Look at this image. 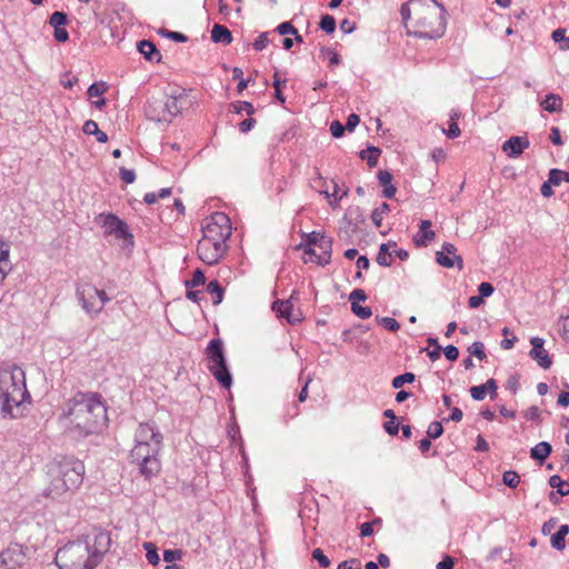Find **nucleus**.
Wrapping results in <instances>:
<instances>
[{"label": "nucleus", "mask_w": 569, "mask_h": 569, "mask_svg": "<svg viewBox=\"0 0 569 569\" xmlns=\"http://www.w3.org/2000/svg\"><path fill=\"white\" fill-rule=\"evenodd\" d=\"M408 33L421 39H438L446 31V10L436 0H410L400 9Z\"/></svg>", "instance_id": "nucleus-1"}, {"label": "nucleus", "mask_w": 569, "mask_h": 569, "mask_svg": "<svg viewBox=\"0 0 569 569\" xmlns=\"http://www.w3.org/2000/svg\"><path fill=\"white\" fill-rule=\"evenodd\" d=\"M63 415L69 430L79 437L101 431L108 420L107 407L97 393H77L66 403Z\"/></svg>", "instance_id": "nucleus-2"}, {"label": "nucleus", "mask_w": 569, "mask_h": 569, "mask_svg": "<svg viewBox=\"0 0 569 569\" xmlns=\"http://www.w3.org/2000/svg\"><path fill=\"white\" fill-rule=\"evenodd\" d=\"M49 485L43 495L51 499H64L83 481L84 465L74 458H61L48 465Z\"/></svg>", "instance_id": "nucleus-3"}, {"label": "nucleus", "mask_w": 569, "mask_h": 569, "mask_svg": "<svg viewBox=\"0 0 569 569\" xmlns=\"http://www.w3.org/2000/svg\"><path fill=\"white\" fill-rule=\"evenodd\" d=\"M30 401L24 371L12 366L0 369V410L3 418H17L20 407Z\"/></svg>", "instance_id": "nucleus-4"}, {"label": "nucleus", "mask_w": 569, "mask_h": 569, "mask_svg": "<svg viewBox=\"0 0 569 569\" xmlns=\"http://www.w3.org/2000/svg\"><path fill=\"white\" fill-rule=\"evenodd\" d=\"M61 569H94L97 560L91 557L89 545L82 540L67 543L56 555Z\"/></svg>", "instance_id": "nucleus-5"}, {"label": "nucleus", "mask_w": 569, "mask_h": 569, "mask_svg": "<svg viewBox=\"0 0 569 569\" xmlns=\"http://www.w3.org/2000/svg\"><path fill=\"white\" fill-rule=\"evenodd\" d=\"M162 446L157 442L146 445L143 442H136L131 449L129 459L132 465H136L141 476L150 479L157 476L161 469L159 453Z\"/></svg>", "instance_id": "nucleus-6"}, {"label": "nucleus", "mask_w": 569, "mask_h": 569, "mask_svg": "<svg viewBox=\"0 0 569 569\" xmlns=\"http://www.w3.org/2000/svg\"><path fill=\"white\" fill-rule=\"evenodd\" d=\"M206 353L209 361V371L221 387L229 389L232 385V376L227 366L222 340L219 338L210 340Z\"/></svg>", "instance_id": "nucleus-7"}, {"label": "nucleus", "mask_w": 569, "mask_h": 569, "mask_svg": "<svg viewBox=\"0 0 569 569\" xmlns=\"http://www.w3.org/2000/svg\"><path fill=\"white\" fill-rule=\"evenodd\" d=\"M202 232V238L226 243L231 236V223L229 217L223 212H214L206 219Z\"/></svg>", "instance_id": "nucleus-8"}, {"label": "nucleus", "mask_w": 569, "mask_h": 569, "mask_svg": "<svg viewBox=\"0 0 569 569\" xmlns=\"http://www.w3.org/2000/svg\"><path fill=\"white\" fill-rule=\"evenodd\" d=\"M227 244L201 238L197 246L198 257L207 264L218 263L224 256Z\"/></svg>", "instance_id": "nucleus-9"}, {"label": "nucleus", "mask_w": 569, "mask_h": 569, "mask_svg": "<svg viewBox=\"0 0 569 569\" xmlns=\"http://www.w3.org/2000/svg\"><path fill=\"white\" fill-rule=\"evenodd\" d=\"M97 222L104 228L106 234H113L117 239H132V233L129 232L128 226L124 221L113 213H101L97 218Z\"/></svg>", "instance_id": "nucleus-10"}, {"label": "nucleus", "mask_w": 569, "mask_h": 569, "mask_svg": "<svg viewBox=\"0 0 569 569\" xmlns=\"http://www.w3.org/2000/svg\"><path fill=\"white\" fill-rule=\"evenodd\" d=\"M332 239L330 237H320L316 248L305 250V262H316L319 266H327L331 260Z\"/></svg>", "instance_id": "nucleus-11"}, {"label": "nucleus", "mask_w": 569, "mask_h": 569, "mask_svg": "<svg viewBox=\"0 0 569 569\" xmlns=\"http://www.w3.org/2000/svg\"><path fill=\"white\" fill-rule=\"evenodd\" d=\"M84 542L89 545L90 555L96 558L98 566L110 549L111 537L108 531L94 530L93 536H87Z\"/></svg>", "instance_id": "nucleus-12"}, {"label": "nucleus", "mask_w": 569, "mask_h": 569, "mask_svg": "<svg viewBox=\"0 0 569 569\" xmlns=\"http://www.w3.org/2000/svg\"><path fill=\"white\" fill-rule=\"evenodd\" d=\"M436 261L445 268L457 266L459 270L463 269V260L457 254V248L450 242H445L441 250L437 251Z\"/></svg>", "instance_id": "nucleus-13"}, {"label": "nucleus", "mask_w": 569, "mask_h": 569, "mask_svg": "<svg viewBox=\"0 0 569 569\" xmlns=\"http://www.w3.org/2000/svg\"><path fill=\"white\" fill-rule=\"evenodd\" d=\"M27 559L23 547L19 543H11L0 553V562L10 569H14L24 563Z\"/></svg>", "instance_id": "nucleus-14"}, {"label": "nucleus", "mask_w": 569, "mask_h": 569, "mask_svg": "<svg viewBox=\"0 0 569 569\" xmlns=\"http://www.w3.org/2000/svg\"><path fill=\"white\" fill-rule=\"evenodd\" d=\"M134 442H143L146 445L157 442L159 446H162L163 436L153 422H141L134 432Z\"/></svg>", "instance_id": "nucleus-15"}, {"label": "nucleus", "mask_w": 569, "mask_h": 569, "mask_svg": "<svg viewBox=\"0 0 569 569\" xmlns=\"http://www.w3.org/2000/svg\"><path fill=\"white\" fill-rule=\"evenodd\" d=\"M77 296L87 312H93L97 305L98 288L91 283L84 282L77 287Z\"/></svg>", "instance_id": "nucleus-16"}, {"label": "nucleus", "mask_w": 569, "mask_h": 569, "mask_svg": "<svg viewBox=\"0 0 569 569\" xmlns=\"http://www.w3.org/2000/svg\"><path fill=\"white\" fill-rule=\"evenodd\" d=\"M530 343L532 346L529 351L530 358L537 361L539 367L542 369H549L552 365V360L548 351L543 348L545 340L540 337H533L531 338Z\"/></svg>", "instance_id": "nucleus-17"}, {"label": "nucleus", "mask_w": 569, "mask_h": 569, "mask_svg": "<svg viewBox=\"0 0 569 569\" xmlns=\"http://www.w3.org/2000/svg\"><path fill=\"white\" fill-rule=\"evenodd\" d=\"M144 112L148 119L159 123H170V119L167 118V111L163 106V99L152 98L148 101Z\"/></svg>", "instance_id": "nucleus-18"}, {"label": "nucleus", "mask_w": 569, "mask_h": 569, "mask_svg": "<svg viewBox=\"0 0 569 569\" xmlns=\"http://www.w3.org/2000/svg\"><path fill=\"white\" fill-rule=\"evenodd\" d=\"M186 97L184 90H173L170 94L163 99V106L167 111V118L172 119L179 114L182 110L181 100Z\"/></svg>", "instance_id": "nucleus-19"}, {"label": "nucleus", "mask_w": 569, "mask_h": 569, "mask_svg": "<svg viewBox=\"0 0 569 569\" xmlns=\"http://www.w3.org/2000/svg\"><path fill=\"white\" fill-rule=\"evenodd\" d=\"M529 144V140L526 137L513 136L502 143V151L506 152L509 158H517Z\"/></svg>", "instance_id": "nucleus-20"}, {"label": "nucleus", "mask_w": 569, "mask_h": 569, "mask_svg": "<svg viewBox=\"0 0 569 569\" xmlns=\"http://www.w3.org/2000/svg\"><path fill=\"white\" fill-rule=\"evenodd\" d=\"M430 220H421L419 224V231L413 236V242L417 247H427L436 238V233L431 230Z\"/></svg>", "instance_id": "nucleus-21"}, {"label": "nucleus", "mask_w": 569, "mask_h": 569, "mask_svg": "<svg viewBox=\"0 0 569 569\" xmlns=\"http://www.w3.org/2000/svg\"><path fill=\"white\" fill-rule=\"evenodd\" d=\"M138 51L148 61H161V53L157 49L156 44L149 40H141L138 42Z\"/></svg>", "instance_id": "nucleus-22"}, {"label": "nucleus", "mask_w": 569, "mask_h": 569, "mask_svg": "<svg viewBox=\"0 0 569 569\" xmlns=\"http://www.w3.org/2000/svg\"><path fill=\"white\" fill-rule=\"evenodd\" d=\"M562 98L556 93H548L540 102V107L550 113L560 112L562 110Z\"/></svg>", "instance_id": "nucleus-23"}, {"label": "nucleus", "mask_w": 569, "mask_h": 569, "mask_svg": "<svg viewBox=\"0 0 569 569\" xmlns=\"http://www.w3.org/2000/svg\"><path fill=\"white\" fill-rule=\"evenodd\" d=\"M211 40L216 43L229 44L232 42V34L227 27L216 23L211 30Z\"/></svg>", "instance_id": "nucleus-24"}, {"label": "nucleus", "mask_w": 569, "mask_h": 569, "mask_svg": "<svg viewBox=\"0 0 569 569\" xmlns=\"http://www.w3.org/2000/svg\"><path fill=\"white\" fill-rule=\"evenodd\" d=\"M569 533V526L561 525L557 532L551 536L550 543L556 550L562 551L566 548V536Z\"/></svg>", "instance_id": "nucleus-25"}, {"label": "nucleus", "mask_w": 569, "mask_h": 569, "mask_svg": "<svg viewBox=\"0 0 569 569\" xmlns=\"http://www.w3.org/2000/svg\"><path fill=\"white\" fill-rule=\"evenodd\" d=\"M551 450L552 449L549 442L541 441L531 449L530 456L532 459L538 460L540 463H542L551 453Z\"/></svg>", "instance_id": "nucleus-26"}, {"label": "nucleus", "mask_w": 569, "mask_h": 569, "mask_svg": "<svg viewBox=\"0 0 569 569\" xmlns=\"http://www.w3.org/2000/svg\"><path fill=\"white\" fill-rule=\"evenodd\" d=\"M320 237H327V236L321 232H317V231H312L311 233L305 234L303 242L298 244L296 248L298 250H303V251L309 248H316L319 243Z\"/></svg>", "instance_id": "nucleus-27"}, {"label": "nucleus", "mask_w": 569, "mask_h": 569, "mask_svg": "<svg viewBox=\"0 0 569 569\" xmlns=\"http://www.w3.org/2000/svg\"><path fill=\"white\" fill-rule=\"evenodd\" d=\"M207 291L213 295V305H219L223 300L224 289L218 280H211L207 286Z\"/></svg>", "instance_id": "nucleus-28"}, {"label": "nucleus", "mask_w": 569, "mask_h": 569, "mask_svg": "<svg viewBox=\"0 0 569 569\" xmlns=\"http://www.w3.org/2000/svg\"><path fill=\"white\" fill-rule=\"evenodd\" d=\"M549 486L557 489L560 496L569 495V482L563 481L560 476L553 475L549 478Z\"/></svg>", "instance_id": "nucleus-29"}, {"label": "nucleus", "mask_w": 569, "mask_h": 569, "mask_svg": "<svg viewBox=\"0 0 569 569\" xmlns=\"http://www.w3.org/2000/svg\"><path fill=\"white\" fill-rule=\"evenodd\" d=\"M381 150L376 147H369L367 150H362L360 152V157L362 160H366L369 167H376L378 163V157Z\"/></svg>", "instance_id": "nucleus-30"}, {"label": "nucleus", "mask_w": 569, "mask_h": 569, "mask_svg": "<svg viewBox=\"0 0 569 569\" xmlns=\"http://www.w3.org/2000/svg\"><path fill=\"white\" fill-rule=\"evenodd\" d=\"M274 32H262L253 42V48L257 51L263 50L269 43H274Z\"/></svg>", "instance_id": "nucleus-31"}, {"label": "nucleus", "mask_w": 569, "mask_h": 569, "mask_svg": "<svg viewBox=\"0 0 569 569\" xmlns=\"http://www.w3.org/2000/svg\"><path fill=\"white\" fill-rule=\"evenodd\" d=\"M377 262L382 267H390L392 263L389 243H382L377 254Z\"/></svg>", "instance_id": "nucleus-32"}, {"label": "nucleus", "mask_w": 569, "mask_h": 569, "mask_svg": "<svg viewBox=\"0 0 569 569\" xmlns=\"http://www.w3.org/2000/svg\"><path fill=\"white\" fill-rule=\"evenodd\" d=\"M552 40L559 44L561 50H569V37L566 36L565 29H556L551 34Z\"/></svg>", "instance_id": "nucleus-33"}, {"label": "nucleus", "mask_w": 569, "mask_h": 569, "mask_svg": "<svg viewBox=\"0 0 569 569\" xmlns=\"http://www.w3.org/2000/svg\"><path fill=\"white\" fill-rule=\"evenodd\" d=\"M143 549L146 550V557L147 560L153 565L157 566L160 561V557L158 555L157 546L153 542H144Z\"/></svg>", "instance_id": "nucleus-34"}, {"label": "nucleus", "mask_w": 569, "mask_h": 569, "mask_svg": "<svg viewBox=\"0 0 569 569\" xmlns=\"http://www.w3.org/2000/svg\"><path fill=\"white\" fill-rule=\"evenodd\" d=\"M548 176L553 186H559L562 181L569 182V172L560 169H551Z\"/></svg>", "instance_id": "nucleus-35"}, {"label": "nucleus", "mask_w": 569, "mask_h": 569, "mask_svg": "<svg viewBox=\"0 0 569 569\" xmlns=\"http://www.w3.org/2000/svg\"><path fill=\"white\" fill-rule=\"evenodd\" d=\"M390 210V207L387 202L381 203L380 207L376 208L371 213L372 222L376 227H380L382 223L383 214Z\"/></svg>", "instance_id": "nucleus-36"}, {"label": "nucleus", "mask_w": 569, "mask_h": 569, "mask_svg": "<svg viewBox=\"0 0 569 569\" xmlns=\"http://www.w3.org/2000/svg\"><path fill=\"white\" fill-rule=\"evenodd\" d=\"M302 320V313L300 311H293L292 297L287 299V322L288 323H298Z\"/></svg>", "instance_id": "nucleus-37"}, {"label": "nucleus", "mask_w": 569, "mask_h": 569, "mask_svg": "<svg viewBox=\"0 0 569 569\" xmlns=\"http://www.w3.org/2000/svg\"><path fill=\"white\" fill-rule=\"evenodd\" d=\"M416 379V376L412 372H406L403 375H399L392 379L391 386L395 389H400L405 383H412Z\"/></svg>", "instance_id": "nucleus-38"}, {"label": "nucleus", "mask_w": 569, "mask_h": 569, "mask_svg": "<svg viewBox=\"0 0 569 569\" xmlns=\"http://www.w3.org/2000/svg\"><path fill=\"white\" fill-rule=\"evenodd\" d=\"M502 481L509 488H516L520 482V477L516 471L508 470L503 472Z\"/></svg>", "instance_id": "nucleus-39"}, {"label": "nucleus", "mask_w": 569, "mask_h": 569, "mask_svg": "<svg viewBox=\"0 0 569 569\" xmlns=\"http://www.w3.org/2000/svg\"><path fill=\"white\" fill-rule=\"evenodd\" d=\"M320 28L326 33H332L336 30V19L330 14H325L320 20Z\"/></svg>", "instance_id": "nucleus-40"}, {"label": "nucleus", "mask_w": 569, "mask_h": 569, "mask_svg": "<svg viewBox=\"0 0 569 569\" xmlns=\"http://www.w3.org/2000/svg\"><path fill=\"white\" fill-rule=\"evenodd\" d=\"M68 21V17L62 11H54L49 19L50 26L53 28L63 27Z\"/></svg>", "instance_id": "nucleus-41"}, {"label": "nucleus", "mask_w": 569, "mask_h": 569, "mask_svg": "<svg viewBox=\"0 0 569 569\" xmlns=\"http://www.w3.org/2000/svg\"><path fill=\"white\" fill-rule=\"evenodd\" d=\"M204 282H206L204 273L200 269H197L192 274V279L187 280L184 282V284L187 288H194V287H199V286L203 284Z\"/></svg>", "instance_id": "nucleus-42"}, {"label": "nucleus", "mask_w": 569, "mask_h": 569, "mask_svg": "<svg viewBox=\"0 0 569 569\" xmlns=\"http://www.w3.org/2000/svg\"><path fill=\"white\" fill-rule=\"evenodd\" d=\"M231 107L236 113H241L242 111H244L248 116L254 113L253 106L248 101H237L231 103Z\"/></svg>", "instance_id": "nucleus-43"}, {"label": "nucleus", "mask_w": 569, "mask_h": 569, "mask_svg": "<svg viewBox=\"0 0 569 569\" xmlns=\"http://www.w3.org/2000/svg\"><path fill=\"white\" fill-rule=\"evenodd\" d=\"M9 252H10V246L9 243L0 240V266H4V269L7 271L9 268Z\"/></svg>", "instance_id": "nucleus-44"}, {"label": "nucleus", "mask_w": 569, "mask_h": 569, "mask_svg": "<svg viewBox=\"0 0 569 569\" xmlns=\"http://www.w3.org/2000/svg\"><path fill=\"white\" fill-rule=\"evenodd\" d=\"M443 433V427L441 422L439 421H432L428 429H427V436L430 439H437Z\"/></svg>", "instance_id": "nucleus-45"}, {"label": "nucleus", "mask_w": 569, "mask_h": 569, "mask_svg": "<svg viewBox=\"0 0 569 569\" xmlns=\"http://www.w3.org/2000/svg\"><path fill=\"white\" fill-rule=\"evenodd\" d=\"M468 351L471 356H475L476 358H478L479 360H483L486 358V352H485V346L482 342L480 341H476L473 342L469 348H468Z\"/></svg>", "instance_id": "nucleus-46"}, {"label": "nucleus", "mask_w": 569, "mask_h": 569, "mask_svg": "<svg viewBox=\"0 0 569 569\" xmlns=\"http://www.w3.org/2000/svg\"><path fill=\"white\" fill-rule=\"evenodd\" d=\"M351 310L360 319H368L372 315L371 309L369 307H362L357 302H352Z\"/></svg>", "instance_id": "nucleus-47"}, {"label": "nucleus", "mask_w": 569, "mask_h": 569, "mask_svg": "<svg viewBox=\"0 0 569 569\" xmlns=\"http://www.w3.org/2000/svg\"><path fill=\"white\" fill-rule=\"evenodd\" d=\"M182 557V551L180 549H167L163 551V560L168 563H174V561L180 560Z\"/></svg>", "instance_id": "nucleus-48"}, {"label": "nucleus", "mask_w": 569, "mask_h": 569, "mask_svg": "<svg viewBox=\"0 0 569 569\" xmlns=\"http://www.w3.org/2000/svg\"><path fill=\"white\" fill-rule=\"evenodd\" d=\"M107 90V87H106V83L104 82H101V83H92L89 88H88V96L89 98H94V97H100L104 93V91Z\"/></svg>", "instance_id": "nucleus-49"}, {"label": "nucleus", "mask_w": 569, "mask_h": 569, "mask_svg": "<svg viewBox=\"0 0 569 569\" xmlns=\"http://www.w3.org/2000/svg\"><path fill=\"white\" fill-rule=\"evenodd\" d=\"M312 558L319 562L322 568H328L330 566V559L323 553L320 548H316L312 551Z\"/></svg>", "instance_id": "nucleus-50"}, {"label": "nucleus", "mask_w": 569, "mask_h": 569, "mask_svg": "<svg viewBox=\"0 0 569 569\" xmlns=\"http://www.w3.org/2000/svg\"><path fill=\"white\" fill-rule=\"evenodd\" d=\"M273 87H274V94H276V98L280 101V102H284V96L282 93V89H281V76H280V72L279 71H276L274 74H273Z\"/></svg>", "instance_id": "nucleus-51"}, {"label": "nucleus", "mask_w": 569, "mask_h": 569, "mask_svg": "<svg viewBox=\"0 0 569 569\" xmlns=\"http://www.w3.org/2000/svg\"><path fill=\"white\" fill-rule=\"evenodd\" d=\"M159 33L166 38H169V39H172L173 41H177V42H186L187 41V37L181 33V32H177V31H170V30H167V29H161L159 31Z\"/></svg>", "instance_id": "nucleus-52"}, {"label": "nucleus", "mask_w": 569, "mask_h": 569, "mask_svg": "<svg viewBox=\"0 0 569 569\" xmlns=\"http://www.w3.org/2000/svg\"><path fill=\"white\" fill-rule=\"evenodd\" d=\"M487 393L488 392L486 391V388L482 385L473 386L470 388V395L473 400L481 401L486 398Z\"/></svg>", "instance_id": "nucleus-53"}, {"label": "nucleus", "mask_w": 569, "mask_h": 569, "mask_svg": "<svg viewBox=\"0 0 569 569\" xmlns=\"http://www.w3.org/2000/svg\"><path fill=\"white\" fill-rule=\"evenodd\" d=\"M380 323L389 331L396 332L399 330L400 325L399 322L390 317H382L380 319Z\"/></svg>", "instance_id": "nucleus-54"}, {"label": "nucleus", "mask_w": 569, "mask_h": 569, "mask_svg": "<svg viewBox=\"0 0 569 569\" xmlns=\"http://www.w3.org/2000/svg\"><path fill=\"white\" fill-rule=\"evenodd\" d=\"M109 300H110V299H109V297L107 296L106 291H103V290H99V289H98L97 305H96V307L93 308V312H94V313H99V312L103 309L104 305H106Z\"/></svg>", "instance_id": "nucleus-55"}, {"label": "nucleus", "mask_w": 569, "mask_h": 569, "mask_svg": "<svg viewBox=\"0 0 569 569\" xmlns=\"http://www.w3.org/2000/svg\"><path fill=\"white\" fill-rule=\"evenodd\" d=\"M321 54L329 58L330 66H337L341 61L339 54L332 51L330 48H322Z\"/></svg>", "instance_id": "nucleus-56"}, {"label": "nucleus", "mask_w": 569, "mask_h": 569, "mask_svg": "<svg viewBox=\"0 0 569 569\" xmlns=\"http://www.w3.org/2000/svg\"><path fill=\"white\" fill-rule=\"evenodd\" d=\"M272 311L276 313L278 319L284 318V300L276 299L271 306Z\"/></svg>", "instance_id": "nucleus-57"}, {"label": "nucleus", "mask_w": 569, "mask_h": 569, "mask_svg": "<svg viewBox=\"0 0 569 569\" xmlns=\"http://www.w3.org/2000/svg\"><path fill=\"white\" fill-rule=\"evenodd\" d=\"M495 291L493 286L490 282H481L478 286L479 296L483 299L490 297Z\"/></svg>", "instance_id": "nucleus-58"}, {"label": "nucleus", "mask_w": 569, "mask_h": 569, "mask_svg": "<svg viewBox=\"0 0 569 569\" xmlns=\"http://www.w3.org/2000/svg\"><path fill=\"white\" fill-rule=\"evenodd\" d=\"M337 569H361V562L359 559L352 558L339 563Z\"/></svg>", "instance_id": "nucleus-59"}, {"label": "nucleus", "mask_w": 569, "mask_h": 569, "mask_svg": "<svg viewBox=\"0 0 569 569\" xmlns=\"http://www.w3.org/2000/svg\"><path fill=\"white\" fill-rule=\"evenodd\" d=\"M346 127L339 121H332L330 124V132L335 138H340L343 136Z\"/></svg>", "instance_id": "nucleus-60"}, {"label": "nucleus", "mask_w": 569, "mask_h": 569, "mask_svg": "<svg viewBox=\"0 0 569 569\" xmlns=\"http://www.w3.org/2000/svg\"><path fill=\"white\" fill-rule=\"evenodd\" d=\"M367 299V295L362 289H355L349 295V301L359 303V301H365Z\"/></svg>", "instance_id": "nucleus-61"}, {"label": "nucleus", "mask_w": 569, "mask_h": 569, "mask_svg": "<svg viewBox=\"0 0 569 569\" xmlns=\"http://www.w3.org/2000/svg\"><path fill=\"white\" fill-rule=\"evenodd\" d=\"M443 353H445V357L449 360V361H455L458 359L459 357V350L457 347H455L453 345H449L447 347L443 348Z\"/></svg>", "instance_id": "nucleus-62"}, {"label": "nucleus", "mask_w": 569, "mask_h": 569, "mask_svg": "<svg viewBox=\"0 0 569 569\" xmlns=\"http://www.w3.org/2000/svg\"><path fill=\"white\" fill-rule=\"evenodd\" d=\"M120 178L126 182V183H132L134 182L136 180V173L133 170L131 169H127L124 167H121L120 168Z\"/></svg>", "instance_id": "nucleus-63"}, {"label": "nucleus", "mask_w": 569, "mask_h": 569, "mask_svg": "<svg viewBox=\"0 0 569 569\" xmlns=\"http://www.w3.org/2000/svg\"><path fill=\"white\" fill-rule=\"evenodd\" d=\"M455 559L450 556H445L441 561H439L436 566L437 569H453Z\"/></svg>", "instance_id": "nucleus-64"}]
</instances>
